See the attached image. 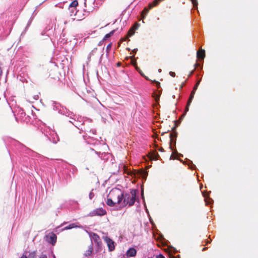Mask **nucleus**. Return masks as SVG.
Wrapping results in <instances>:
<instances>
[{"label":"nucleus","instance_id":"nucleus-5","mask_svg":"<svg viewBox=\"0 0 258 258\" xmlns=\"http://www.w3.org/2000/svg\"><path fill=\"white\" fill-rule=\"evenodd\" d=\"M51 106L53 110L57 111L59 114L72 117L73 115V112L70 111L66 107L61 106L60 104L56 101L51 102Z\"/></svg>","mask_w":258,"mask_h":258},{"label":"nucleus","instance_id":"nucleus-14","mask_svg":"<svg viewBox=\"0 0 258 258\" xmlns=\"http://www.w3.org/2000/svg\"><path fill=\"white\" fill-rule=\"evenodd\" d=\"M137 250L134 247L130 248L126 252L127 257H134L137 254Z\"/></svg>","mask_w":258,"mask_h":258},{"label":"nucleus","instance_id":"nucleus-16","mask_svg":"<svg viewBox=\"0 0 258 258\" xmlns=\"http://www.w3.org/2000/svg\"><path fill=\"white\" fill-rule=\"evenodd\" d=\"M197 57L198 59L200 60H204V59L205 57V51L204 49H201V50H199L197 52Z\"/></svg>","mask_w":258,"mask_h":258},{"label":"nucleus","instance_id":"nucleus-20","mask_svg":"<svg viewBox=\"0 0 258 258\" xmlns=\"http://www.w3.org/2000/svg\"><path fill=\"white\" fill-rule=\"evenodd\" d=\"M132 64L135 67V69L141 74V76L145 77L140 68L137 66L136 60L134 58H133Z\"/></svg>","mask_w":258,"mask_h":258},{"label":"nucleus","instance_id":"nucleus-7","mask_svg":"<svg viewBox=\"0 0 258 258\" xmlns=\"http://www.w3.org/2000/svg\"><path fill=\"white\" fill-rule=\"evenodd\" d=\"M122 197V191L118 188H113L109 192L108 197L111 198L114 200L117 199V204H119L121 203V198Z\"/></svg>","mask_w":258,"mask_h":258},{"label":"nucleus","instance_id":"nucleus-44","mask_svg":"<svg viewBox=\"0 0 258 258\" xmlns=\"http://www.w3.org/2000/svg\"><path fill=\"white\" fill-rule=\"evenodd\" d=\"M169 74L171 76L174 77L175 76V73L173 72H170Z\"/></svg>","mask_w":258,"mask_h":258},{"label":"nucleus","instance_id":"nucleus-8","mask_svg":"<svg viewBox=\"0 0 258 258\" xmlns=\"http://www.w3.org/2000/svg\"><path fill=\"white\" fill-rule=\"evenodd\" d=\"M92 120H91L90 124L89 125L88 124H83L82 126L80 128H79V130L82 131L84 132L86 135L84 136V138L85 140H87V137L88 136V138H91L90 135H94L96 133V130L92 127V123H91Z\"/></svg>","mask_w":258,"mask_h":258},{"label":"nucleus","instance_id":"nucleus-39","mask_svg":"<svg viewBox=\"0 0 258 258\" xmlns=\"http://www.w3.org/2000/svg\"><path fill=\"white\" fill-rule=\"evenodd\" d=\"M192 99H190V98H188V101H187V104L188 106H189L190 105V103H191L192 102Z\"/></svg>","mask_w":258,"mask_h":258},{"label":"nucleus","instance_id":"nucleus-19","mask_svg":"<svg viewBox=\"0 0 258 258\" xmlns=\"http://www.w3.org/2000/svg\"><path fill=\"white\" fill-rule=\"evenodd\" d=\"M78 5V2L77 1H73L70 5L69 10L70 11H72V9H76V7Z\"/></svg>","mask_w":258,"mask_h":258},{"label":"nucleus","instance_id":"nucleus-15","mask_svg":"<svg viewBox=\"0 0 258 258\" xmlns=\"http://www.w3.org/2000/svg\"><path fill=\"white\" fill-rule=\"evenodd\" d=\"M48 139L49 141L53 143H57V142L59 141V138L56 134L54 132H53L50 137H48Z\"/></svg>","mask_w":258,"mask_h":258},{"label":"nucleus","instance_id":"nucleus-11","mask_svg":"<svg viewBox=\"0 0 258 258\" xmlns=\"http://www.w3.org/2000/svg\"><path fill=\"white\" fill-rule=\"evenodd\" d=\"M56 235L53 232L46 235V240L52 245H54L56 241Z\"/></svg>","mask_w":258,"mask_h":258},{"label":"nucleus","instance_id":"nucleus-31","mask_svg":"<svg viewBox=\"0 0 258 258\" xmlns=\"http://www.w3.org/2000/svg\"><path fill=\"white\" fill-rule=\"evenodd\" d=\"M70 170V171H72V172L73 174L76 173L77 171V168L75 166H73V165L71 166Z\"/></svg>","mask_w":258,"mask_h":258},{"label":"nucleus","instance_id":"nucleus-10","mask_svg":"<svg viewBox=\"0 0 258 258\" xmlns=\"http://www.w3.org/2000/svg\"><path fill=\"white\" fill-rule=\"evenodd\" d=\"M106 214V211L102 208H97L90 212L88 216L93 217L95 216H102Z\"/></svg>","mask_w":258,"mask_h":258},{"label":"nucleus","instance_id":"nucleus-6","mask_svg":"<svg viewBox=\"0 0 258 258\" xmlns=\"http://www.w3.org/2000/svg\"><path fill=\"white\" fill-rule=\"evenodd\" d=\"M12 25L10 22H5L0 24V40L6 39L10 34Z\"/></svg>","mask_w":258,"mask_h":258},{"label":"nucleus","instance_id":"nucleus-40","mask_svg":"<svg viewBox=\"0 0 258 258\" xmlns=\"http://www.w3.org/2000/svg\"><path fill=\"white\" fill-rule=\"evenodd\" d=\"M156 258H165V257L163 254H159L156 255Z\"/></svg>","mask_w":258,"mask_h":258},{"label":"nucleus","instance_id":"nucleus-55","mask_svg":"<svg viewBox=\"0 0 258 258\" xmlns=\"http://www.w3.org/2000/svg\"><path fill=\"white\" fill-rule=\"evenodd\" d=\"M160 151L163 152L164 151V149L163 148H161L159 150Z\"/></svg>","mask_w":258,"mask_h":258},{"label":"nucleus","instance_id":"nucleus-32","mask_svg":"<svg viewBox=\"0 0 258 258\" xmlns=\"http://www.w3.org/2000/svg\"><path fill=\"white\" fill-rule=\"evenodd\" d=\"M31 23V20H29L28 24H27V26L26 27L25 30H24V31L21 34V35H24L25 33H26V31L27 30L28 27L30 26V24Z\"/></svg>","mask_w":258,"mask_h":258},{"label":"nucleus","instance_id":"nucleus-12","mask_svg":"<svg viewBox=\"0 0 258 258\" xmlns=\"http://www.w3.org/2000/svg\"><path fill=\"white\" fill-rule=\"evenodd\" d=\"M104 240L106 242L109 251H112L115 249L114 242L109 237L106 236Z\"/></svg>","mask_w":258,"mask_h":258},{"label":"nucleus","instance_id":"nucleus-37","mask_svg":"<svg viewBox=\"0 0 258 258\" xmlns=\"http://www.w3.org/2000/svg\"><path fill=\"white\" fill-rule=\"evenodd\" d=\"M111 45H112V43H110L108 44V45L106 47V51H107V52H108L110 50Z\"/></svg>","mask_w":258,"mask_h":258},{"label":"nucleus","instance_id":"nucleus-49","mask_svg":"<svg viewBox=\"0 0 258 258\" xmlns=\"http://www.w3.org/2000/svg\"><path fill=\"white\" fill-rule=\"evenodd\" d=\"M104 40L103 39H102L101 41H100L99 43H98V45H102L103 42L104 41Z\"/></svg>","mask_w":258,"mask_h":258},{"label":"nucleus","instance_id":"nucleus-47","mask_svg":"<svg viewBox=\"0 0 258 258\" xmlns=\"http://www.w3.org/2000/svg\"><path fill=\"white\" fill-rule=\"evenodd\" d=\"M137 51H138V49L137 48H135V49H133L132 50V52L133 53H136L137 52Z\"/></svg>","mask_w":258,"mask_h":258},{"label":"nucleus","instance_id":"nucleus-36","mask_svg":"<svg viewBox=\"0 0 258 258\" xmlns=\"http://www.w3.org/2000/svg\"><path fill=\"white\" fill-rule=\"evenodd\" d=\"M200 81L201 80H199V81H198L197 82V83L196 84V85H195V86L194 87V88H193V90L192 91L196 92L197 89H198V87L200 83Z\"/></svg>","mask_w":258,"mask_h":258},{"label":"nucleus","instance_id":"nucleus-25","mask_svg":"<svg viewBox=\"0 0 258 258\" xmlns=\"http://www.w3.org/2000/svg\"><path fill=\"white\" fill-rule=\"evenodd\" d=\"M97 51V48H94L91 51V52H90V53L88 55V58H87V59H88V61H90L91 57H92V56L95 55V54L96 53Z\"/></svg>","mask_w":258,"mask_h":258},{"label":"nucleus","instance_id":"nucleus-46","mask_svg":"<svg viewBox=\"0 0 258 258\" xmlns=\"http://www.w3.org/2000/svg\"><path fill=\"white\" fill-rule=\"evenodd\" d=\"M93 8H93V7H92L91 8L89 9L87 12H86V10H85V12H86V13H89V12H90V11H92V10H93Z\"/></svg>","mask_w":258,"mask_h":258},{"label":"nucleus","instance_id":"nucleus-29","mask_svg":"<svg viewBox=\"0 0 258 258\" xmlns=\"http://www.w3.org/2000/svg\"><path fill=\"white\" fill-rule=\"evenodd\" d=\"M70 12L71 13V16H72L73 14L79 16L80 12L79 11H76V9H72V11Z\"/></svg>","mask_w":258,"mask_h":258},{"label":"nucleus","instance_id":"nucleus-24","mask_svg":"<svg viewBox=\"0 0 258 258\" xmlns=\"http://www.w3.org/2000/svg\"><path fill=\"white\" fill-rule=\"evenodd\" d=\"M141 197H142V199L143 200V202L144 203V207H145V211H146V213L148 214H149V211H148V210L147 208L146 204L145 203V198H144V190H143V188L142 189V191H141Z\"/></svg>","mask_w":258,"mask_h":258},{"label":"nucleus","instance_id":"nucleus-3","mask_svg":"<svg viewBox=\"0 0 258 258\" xmlns=\"http://www.w3.org/2000/svg\"><path fill=\"white\" fill-rule=\"evenodd\" d=\"M14 115L17 121L25 122L28 123H33L31 117L28 115L26 116L24 110L22 108H19L17 111L14 112Z\"/></svg>","mask_w":258,"mask_h":258},{"label":"nucleus","instance_id":"nucleus-42","mask_svg":"<svg viewBox=\"0 0 258 258\" xmlns=\"http://www.w3.org/2000/svg\"><path fill=\"white\" fill-rule=\"evenodd\" d=\"M115 30H113L111 31L110 32H109V33H108V34H109V35L110 36V37H111V36H112V35H113V34L115 33Z\"/></svg>","mask_w":258,"mask_h":258},{"label":"nucleus","instance_id":"nucleus-23","mask_svg":"<svg viewBox=\"0 0 258 258\" xmlns=\"http://www.w3.org/2000/svg\"><path fill=\"white\" fill-rule=\"evenodd\" d=\"M150 9V7H149L148 8L145 7L144 8V10L142 11L141 15L143 19L145 18L146 16L148 13Z\"/></svg>","mask_w":258,"mask_h":258},{"label":"nucleus","instance_id":"nucleus-52","mask_svg":"<svg viewBox=\"0 0 258 258\" xmlns=\"http://www.w3.org/2000/svg\"><path fill=\"white\" fill-rule=\"evenodd\" d=\"M38 96H34V99H35V100H37V99H38Z\"/></svg>","mask_w":258,"mask_h":258},{"label":"nucleus","instance_id":"nucleus-61","mask_svg":"<svg viewBox=\"0 0 258 258\" xmlns=\"http://www.w3.org/2000/svg\"><path fill=\"white\" fill-rule=\"evenodd\" d=\"M54 258H55V256H54Z\"/></svg>","mask_w":258,"mask_h":258},{"label":"nucleus","instance_id":"nucleus-58","mask_svg":"<svg viewBox=\"0 0 258 258\" xmlns=\"http://www.w3.org/2000/svg\"><path fill=\"white\" fill-rule=\"evenodd\" d=\"M184 85V83H183V84L181 86V87H183V86Z\"/></svg>","mask_w":258,"mask_h":258},{"label":"nucleus","instance_id":"nucleus-9","mask_svg":"<svg viewBox=\"0 0 258 258\" xmlns=\"http://www.w3.org/2000/svg\"><path fill=\"white\" fill-rule=\"evenodd\" d=\"M176 137H177V133L176 132L173 133H171L170 134V148L171 149V150L173 151V153L172 154V155H171L170 158V159L176 158L173 157V154H175L179 157H183V155L182 154L178 153L177 152V150H174L172 147V142L174 143V146L175 145V144H176L175 141H176Z\"/></svg>","mask_w":258,"mask_h":258},{"label":"nucleus","instance_id":"nucleus-51","mask_svg":"<svg viewBox=\"0 0 258 258\" xmlns=\"http://www.w3.org/2000/svg\"><path fill=\"white\" fill-rule=\"evenodd\" d=\"M40 258H47V257L46 255H43L42 257Z\"/></svg>","mask_w":258,"mask_h":258},{"label":"nucleus","instance_id":"nucleus-59","mask_svg":"<svg viewBox=\"0 0 258 258\" xmlns=\"http://www.w3.org/2000/svg\"><path fill=\"white\" fill-rule=\"evenodd\" d=\"M206 249V248H203V251L205 250Z\"/></svg>","mask_w":258,"mask_h":258},{"label":"nucleus","instance_id":"nucleus-53","mask_svg":"<svg viewBox=\"0 0 258 258\" xmlns=\"http://www.w3.org/2000/svg\"><path fill=\"white\" fill-rule=\"evenodd\" d=\"M38 121H39V122H40V123H42V124H44V123H43V122H42V121L41 120H38Z\"/></svg>","mask_w":258,"mask_h":258},{"label":"nucleus","instance_id":"nucleus-2","mask_svg":"<svg viewBox=\"0 0 258 258\" xmlns=\"http://www.w3.org/2000/svg\"><path fill=\"white\" fill-rule=\"evenodd\" d=\"M138 193L137 189H131L130 192L122 191V197L121 198V205L122 207H124L127 205L132 206L134 205L137 199V195Z\"/></svg>","mask_w":258,"mask_h":258},{"label":"nucleus","instance_id":"nucleus-1","mask_svg":"<svg viewBox=\"0 0 258 258\" xmlns=\"http://www.w3.org/2000/svg\"><path fill=\"white\" fill-rule=\"evenodd\" d=\"M4 141L6 145L14 151H18L22 154L40 161L43 159H45V157L33 151L17 140L12 138H7Z\"/></svg>","mask_w":258,"mask_h":258},{"label":"nucleus","instance_id":"nucleus-18","mask_svg":"<svg viewBox=\"0 0 258 258\" xmlns=\"http://www.w3.org/2000/svg\"><path fill=\"white\" fill-rule=\"evenodd\" d=\"M93 247L92 246H90L87 250L86 251L84 254L83 258H90L89 256L91 255L92 253Z\"/></svg>","mask_w":258,"mask_h":258},{"label":"nucleus","instance_id":"nucleus-30","mask_svg":"<svg viewBox=\"0 0 258 258\" xmlns=\"http://www.w3.org/2000/svg\"><path fill=\"white\" fill-rule=\"evenodd\" d=\"M95 1V0H85V3H84L85 5V7H87V3L94 5Z\"/></svg>","mask_w":258,"mask_h":258},{"label":"nucleus","instance_id":"nucleus-27","mask_svg":"<svg viewBox=\"0 0 258 258\" xmlns=\"http://www.w3.org/2000/svg\"><path fill=\"white\" fill-rule=\"evenodd\" d=\"M92 237L93 239L94 240V241L97 242H98V241L99 240H100L99 236L97 234L94 233H93V235H92Z\"/></svg>","mask_w":258,"mask_h":258},{"label":"nucleus","instance_id":"nucleus-4","mask_svg":"<svg viewBox=\"0 0 258 258\" xmlns=\"http://www.w3.org/2000/svg\"><path fill=\"white\" fill-rule=\"evenodd\" d=\"M72 120L70 122L72 123L74 126L77 127L79 130V128L83 125V124H90L91 119L89 118L85 119L84 117L76 115L73 113L72 117H70Z\"/></svg>","mask_w":258,"mask_h":258},{"label":"nucleus","instance_id":"nucleus-43","mask_svg":"<svg viewBox=\"0 0 258 258\" xmlns=\"http://www.w3.org/2000/svg\"><path fill=\"white\" fill-rule=\"evenodd\" d=\"M194 66L195 68L197 67L198 66H200L201 67V69H202L203 68V66H201L200 63H196L195 64H194Z\"/></svg>","mask_w":258,"mask_h":258},{"label":"nucleus","instance_id":"nucleus-22","mask_svg":"<svg viewBox=\"0 0 258 258\" xmlns=\"http://www.w3.org/2000/svg\"><path fill=\"white\" fill-rule=\"evenodd\" d=\"M113 199H111V198L110 197H108L107 199V201H106V204L109 206H110V207H113L114 206L115 204L116 203V202H114L113 201Z\"/></svg>","mask_w":258,"mask_h":258},{"label":"nucleus","instance_id":"nucleus-41","mask_svg":"<svg viewBox=\"0 0 258 258\" xmlns=\"http://www.w3.org/2000/svg\"><path fill=\"white\" fill-rule=\"evenodd\" d=\"M110 37V36L108 34H106L104 36V37L103 38V40H106L107 39H108V38Z\"/></svg>","mask_w":258,"mask_h":258},{"label":"nucleus","instance_id":"nucleus-57","mask_svg":"<svg viewBox=\"0 0 258 258\" xmlns=\"http://www.w3.org/2000/svg\"><path fill=\"white\" fill-rule=\"evenodd\" d=\"M161 71H162V70H161V69H159L158 70V72H159V73H160V72H161Z\"/></svg>","mask_w":258,"mask_h":258},{"label":"nucleus","instance_id":"nucleus-26","mask_svg":"<svg viewBox=\"0 0 258 258\" xmlns=\"http://www.w3.org/2000/svg\"><path fill=\"white\" fill-rule=\"evenodd\" d=\"M76 227H77V226L75 225V224L72 223V224L69 225L68 226H67L66 227H64L63 228V230H68V229H72V228Z\"/></svg>","mask_w":258,"mask_h":258},{"label":"nucleus","instance_id":"nucleus-21","mask_svg":"<svg viewBox=\"0 0 258 258\" xmlns=\"http://www.w3.org/2000/svg\"><path fill=\"white\" fill-rule=\"evenodd\" d=\"M183 163L187 164L189 166L190 168L192 170H196L197 168L195 165H194L192 163V162L189 159H186V163Z\"/></svg>","mask_w":258,"mask_h":258},{"label":"nucleus","instance_id":"nucleus-13","mask_svg":"<svg viewBox=\"0 0 258 258\" xmlns=\"http://www.w3.org/2000/svg\"><path fill=\"white\" fill-rule=\"evenodd\" d=\"M140 24L136 23L132 27L128 30L127 34V37L129 38L135 34V31L139 28Z\"/></svg>","mask_w":258,"mask_h":258},{"label":"nucleus","instance_id":"nucleus-34","mask_svg":"<svg viewBox=\"0 0 258 258\" xmlns=\"http://www.w3.org/2000/svg\"><path fill=\"white\" fill-rule=\"evenodd\" d=\"M189 106H188L187 105H186V106L185 109L184 113L182 114V116L180 118V119H182V118L185 116L186 112L189 110Z\"/></svg>","mask_w":258,"mask_h":258},{"label":"nucleus","instance_id":"nucleus-50","mask_svg":"<svg viewBox=\"0 0 258 258\" xmlns=\"http://www.w3.org/2000/svg\"><path fill=\"white\" fill-rule=\"evenodd\" d=\"M194 73V70L191 71L189 74V76L190 77V76H192L193 75Z\"/></svg>","mask_w":258,"mask_h":258},{"label":"nucleus","instance_id":"nucleus-45","mask_svg":"<svg viewBox=\"0 0 258 258\" xmlns=\"http://www.w3.org/2000/svg\"><path fill=\"white\" fill-rule=\"evenodd\" d=\"M154 82L156 83V86L158 88H159L160 87V83L159 82H157V81H154Z\"/></svg>","mask_w":258,"mask_h":258},{"label":"nucleus","instance_id":"nucleus-35","mask_svg":"<svg viewBox=\"0 0 258 258\" xmlns=\"http://www.w3.org/2000/svg\"><path fill=\"white\" fill-rule=\"evenodd\" d=\"M35 256H36V251H32L31 252H30L29 253V258H35Z\"/></svg>","mask_w":258,"mask_h":258},{"label":"nucleus","instance_id":"nucleus-56","mask_svg":"<svg viewBox=\"0 0 258 258\" xmlns=\"http://www.w3.org/2000/svg\"><path fill=\"white\" fill-rule=\"evenodd\" d=\"M179 257H180V256H179V255H177V256H176V257H174L173 258H179Z\"/></svg>","mask_w":258,"mask_h":258},{"label":"nucleus","instance_id":"nucleus-60","mask_svg":"<svg viewBox=\"0 0 258 258\" xmlns=\"http://www.w3.org/2000/svg\"><path fill=\"white\" fill-rule=\"evenodd\" d=\"M54 258H55V256H54Z\"/></svg>","mask_w":258,"mask_h":258},{"label":"nucleus","instance_id":"nucleus-38","mask_svg":"<svg viewBox=\"0 0 258 258\" xmlns=\"http://www.w3.org/2000/svg\"><path fill=\"white\" fill-rule=\"evenodd\" d=\"M195 92H195L194 91H192L191 92V93H190V96H189V98H190V99H193V98L194 97V95H195Z\"/></svg>","mask_w":258,"mask_h":258},{"label":"nucleus","instance_id":"nucleus-48","mask_svg":"<svg viewBox=\"0 0 258 258\" xmlns=\"http://www.w3.org/2000/svg\"><path fill=\"white\" fill-rule=\"evenodd\" d=\"M20 258H27V257L26 255L24 253H23V255H22V256Z\"/></svg>","mask_w":258,"mask_h":258},{"label":"nucleus","instance_id":"nucleus-33","mask_svg":"<svg viewBox=\"0 0 258 258\" xmlns=\"http://www.w3.org/2000/svg\"><path fill=\"white\" fill-rule=\"evenodd\" d=\"M94 189H92L89 194V198L90 200H92L95 196V194L93 192Z\"/></svg>","mask_w":258,"mask_h":258},{"label":"nucleus","instance_id":"nucleus-54","mask_svg":"<svg viewBox=\"0 0 258 258\" xmlns=\"http://www.w3.org/2000/svg\"><path fill=\"white\" fill-rule=\"evenodd\" d=\"M155 97L156 99L157 100L159 98V96L158 95H157Z\"/></svg>","mask_w":258,"mask_h":258},{"label":"nucleus","instance_id":"nucleus-28","mask_svg":"<svg viewBox=\"0 0 258 258\" xmlns=\"http://www.w3.org/2000/svg\"><path fill=\"white\" fill-rule=\"evenodd\" d=\"M190 1L191 2V3L193 5L194 9L197 10L198 9V1L197 0H190Z\"/></svg>","mask_w":258,"mask_h":258},{"label":"nucleus","instance_id":"nucleus-17","mask_svg":"<svg viewBox=\"0 0 258 258\" xmlns=\"http://www.w3.org/2000/svg\"><path fill=\"white\" fill-rule=\"evenodd\" d=\"M203 196L205 197V201L206 205H210L214 203V201L212 199L210 198L209 195H206L204 192L203 193Z\"/></svg>","mask_w":258,"mask_h":258}]
</instances>
